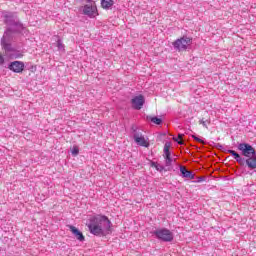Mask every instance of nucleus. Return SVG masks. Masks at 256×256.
I'll list each match as a JSON object with an SVG mask.
<instances>
[{"mask_svg": "<svg viewBox=\"0 0 256 256\" xmlns=\"http://www.w3.org/2000/svg\"><path fill=\"white\" fill-rule=\"evenodd\" d=\"M3 23L6 25L4 34L0 40V45L6 53H10L15 59L23 57V54L17 52V49L13 47V41H16L18 35H23L26 27L19 19L17 12H2Z\"/></svg>", "mask_w": 256, "mask_h": 256, "instance_id": "obj_1", "label": "nucleus"}, {"mask_svg": "<svg viewBox=\"0 0 256 256\" xmlns=\"http://www.w3.org/2000/svg\"><path fill=\"white\" fill-rule=\"evenodd\" d=\"M238 151H241L243 157H246L247 159L241 157L239 153H237L235 150H228L227 153L232 155V157L239 163V165H247L248 169H256V151L253 146L247 143H240L237 146Z\"/></svg>", "mask_w": 256, "mask_h": 256, "instance_id": "obj_2", "label": "nucleus"}, {"mask_svg": "<svg viewBox=\"0 0 256 256\" xmlns=\"http://www.w3.org/2000/svg\"><path fill=\"white\" fill-rule=\"evenodd\" d=\"M131 104H132L133 109H136V111H139V110L143 109V106L145 105V97L143 95L135 96L131 100Z\"/></svg>", "mask_w": 256, "mask_h": 256, "instance_id": "obj_9", "label": "nucleus"}, {"mask_svg": "<svg viewBox=\"0 0 256 256\" xmlns=\"http://www.w3.org/2000/svg\"><path fill=\"white\" fill-rule=\"evenodd\" d=\"M183 134H179L178 138H173V141H175L176 143H178V145H183Z\"/></svg>", "mask_w": 256, "mask_h": 256, "instance_id": "obj_16", "label": "nucleus"}, {"mask_svg": "<svg viewBox=\"0 0 256 256\" xmlns=\"http://www.w3.org/2000/svg\"><path fill=\"white\" fill-rule=\"evenodd\" d=\"M5 63V58H3V55L0 53V65H3Z\"/></svg>", "mask_w": 256, "mask_h": 256, "instance_id": "obj_21", "label": "nucleus"}, {"mask_svg": "<svg viewBox=\"0 0 256 256\" xmlns=\"http://www.w3.org/2000/svg\"><path fill=\"white\" fill-rule=\"evenodd\" d=\"M86 225L89 232L96 237H105L111 233V220L105 215L91 216Z\"/></svg>", "mask_w": 256, "mask_h": 256, "instance_id": "obj_3", "label": "nucleus"}, {"mask_svg": "<svg viewBox=\"0 0 256 256\" xmlns=\"http://www.w3.org/2000/svg\"><path fill=\"white\" fill-rule=\"evenodd\" d=\"M199 124H200V125H203V127H205V128L207 129V121H205V120H200V121H199Z\"/></svg>", "mask_w": 256, "mask_h": 256, "instance_id": "obj_20", "label": "nucleus"}, {"mask_svg": "<svg viewBox=\"0 0 256 256\" xmlns=\"http://www.w3.org/2000/svg\"><path fill=\"white\" fill-rule=\"evenodd\" d=\"M8 69H10V71H13L14 73H23L25 69V63L21 61L11 62L8 66Z\"/></svg>", "mask_w": 256, "mask_h": 256, "instance_id": "obj_10", "label": "nucleus"}, {"mask_svg": "<svg viewBox=\"0 0 256 256\" xmlns=\"http://www.w3.org/2000/svg\"><path fill=\"white\" fill-rule=\"evenodd\" d=\"M113 5H115L114 0H101L102 9L109 10V9H111V7H113Z\"/></svg>", "mask_w": 256, "mask_h": 256, "instance_id": "obj_13", "label": "nucleus"}, {"mask_svg": "<svg viewBox=\"0 0 256 256\" xmlns=\"http://www.w3.org/2000/svg\"><path fill=\"white\" fill-rule=\"evenodd\" d=\"M151 233L158 241H162L163 243H171L175 239L173 232L167 228H158Z\"/></svg>", "mask_w": 256, "mask_h": 256, "instance_id": "obj_4", "label": "nucleus"}, {"mask_svg": "<svg viewBox=\"0 0 256 256\" xmlns=\"http://www.w3.org/2000/svg\"><path fill=\"white\" fill-rule=\"evenodd\" d=\"M150 121L155 125H161V123H163V120L157 116L151 117Z\"/></svg>", "mask_w": 256, "mask_h": 256, "instance_id": "obj_15", "label": "nucleus"}, {"mask_svg": "<svg viewBox=\"0 0 256 256\" xmlns=\"http://www.w3.org/2000/svg\"><path fill=\"white\" fill-rule=\"evenodd\" d=\"M132 131H134L133 139L137 145H140V147H149V142H147L141 132H137L135 127H132Z\"/></svg>", "mask_w": 256, "mask_h": 256, "instance_id": "obj_6", "label": "nucleus"}, {"mask_svg": "<svg viewBox=\"0 0 256 256\" xmlns=\"http://www.w3.org/2000/svg\"><path fill=\"white\" fill-rule=\"evenodd\" d=\"M193 43V39L187 36H183L173 42V47L176 51H187L189 45Z\"/></svg>", "mask_w": 256, "mask_h": 256, "instance_id": "obj_5", "label": "nucleus"}, {"mask_svg": "<svg viewBox=\"0 0 256 256\" xmlns=\"http://www.w3.org/2000/svg\"><path fill=\"white\" fill-rule=\"evenodd\" d=\"M69 229L71 231V233L74 234V237H76V239L80 242L83 243V241H85V236L83 235V232L79 231V229H77V227L75 226H69Z\"/></svg>", "mask_w": 256, "mask_h": 256, "instance_id": "obj_11", "label": "nucleus"}, {"mask_svg": "<svg viewBox=\"0 0 256 256\" xmlns=\"http://www.w3.org/2000/svg\"><path fill=\"white\" fill-rule=\"evenodd\" d=\"M71 153L74 157H77V155H79V148L77 146H74Z\"/></svg>", "mask_w": 256, "mask_h": 256, "instance_id": "obj_18", "label": "nucleus"}, {"mask_svg": "<svg viewBox=\"0 0 256 256\" xmlns=\"http://www.w3.org/2000/svg\"><path fill=\"white\" fill-rule=\"evenodd\" d=\"M81 9H82L83 15H86L87 17L93 18V17H97L98 15L97 6L95 5V3L91 5L86 4Z\"/></svg>", "mask_w": 256, "mask_h": 256, "instance_id": "obj_7", "label": "nucleus"}, {"mask_svg": "<svg viewBox=\"0 0 256 256\" xmlns=\"http://www.w3.org/2000/svg\"><path fill=\"white\" fill-rule=\"evenodd\" d=\"M94 0H86V3H93Z\"/></svg>", "mask_w": 256, "mask_h": 256, "instance_id": "obj_22", "label": "nucleus"}, {"mask_svg": "<svg viewBox=\"0 0 256 256\" xmlns=\"http://www.w3.org/2000/svg\"><path fill=\"white\" fill-rule=\"evenodd\" d=\"M169 149H171V143L166 142L164 145V159L166 167H171V165H173V161H175V159L173 160L171 158V151H169Z\"/></svg>", "mask_w": 256, "mask_h": 256, "instance_id": "obj_8", "label": "nucleus"}, {"mask_svg": "<svg viewBox=\"0 0 256 256\" xmlns=\"http://www.w3.org/2000/svg\"><path fill=\"white\" fill-rule=\"evenodd\" d=\"M151 167H155L156 171H159V173L165 171V167L157 162H151Z\"/></svg>", "mask_w": 256, "mask_h": 256, "instance_id": "obj_14", "label": "nucleus"}, {"mask_svg": "<svg viewBox=\"0 0 256 256\" xmlns=\"http://www.w3.org/2000/svg\"><path fill=\"white\" fill-rule=\"evenodd\" d=\"M57 47L59 51H65V45H63V42L61 40L57 41Z\"/></svg>", "mask_w": 256, "mask_h": 256, "instance_id": "obj_17", "label": "nucleus"}, {"mask_svg": "<svg viewBox=\"0 0 256 256\" xmlns=\"http://www.w3.org/2000/svg\"><path fill=\"white\" fill-rule=\"evenodd\" d=\"M192 139H193L194 141H197L198 143H202V144L205 143V141H203V139H201V138H199V137H197V136H195V135H192Z\"/></svg>", "mask_w": 256, "mask_h": 256, "instance_id": "obj_19", "label": "nucleus"}, {"mask_svg": "<svg viewBox=\"0 0 256 256\" xmlns=\"http://www.w3.org/2000/svg\"><path fill=\"white\" fill-rule=\"evenodd\" d=\"M180 173L185 179H195V175L193 174V172L187 170L185 166H180Z\"/></svg>", "mask_w": 256, "mask_h": 256, "instance_id": "obj_12", "label": "nucleus"}]
</instances>
